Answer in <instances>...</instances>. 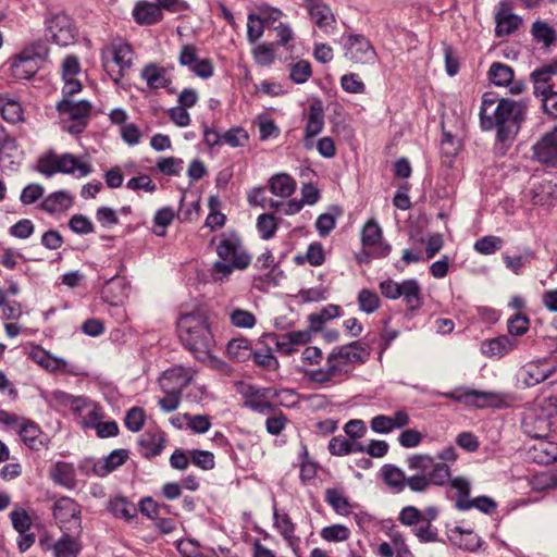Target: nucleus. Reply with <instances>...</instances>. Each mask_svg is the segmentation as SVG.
Wrapping results in <instances>:
<instances>
[{
    "mask_svg": "<svg viewBox=\"0 0 557 557\" xmlns=\"http://www.w3.org/2000/svg\"><path fill=\"white\" fill-rule=\"evenodd\" d=\"M181 343L201 362L218 363L213 357L215 339L208 317L202 311L182 314L177 320Z\"/></svg>",
    "mask_w": 557,
    "mask_h": 557,
    "instance_id": "obj_3",
    "label": "nucleus"
},
{
    "mask_svg": "<svg viewBox=\"0 0 557 557\" xmlns=\"http://www.w3.org/2000/svg\"><path fill=\"white\" fill-rule=\"evenodd\" d=\"M264 33V23L261 16L256 13L248 15L247 39L250 44H256Z\"/></svg>",
    "mask_w": 557,
    "mask_h": 557,
    "instance_id": "obj_62",
    "label": "nucleus"
},
{
    "mask_svg": "<svg viewBox=\"0 0 557 557\" xmlns=\"http://www.w3.org/2000/svg\"><path fill=\"white\" fill-rule=\"evenodd\" d=\"M305 135L304 146L306 149H312L314 146V138L323 131L325 124V114L320 100L310 103L304 113Z\"/></svg>",
    "mask_w": 557,
    "mask_h": 557,
    "instance_id": "obj_14",
    "label": "nucleus"
},
{
    "mask_svg": "<svg viewBox=\"0 0 557 557\" xmlns=\"http://www.w3.org/2000/svg\"><path fill=\"white\" fill-rule=\"evenodd\" d=\"M257 228L262 239H270L277 230V220L272 213H263L257 220Z\"/></svg>",
    "mask_w": 557,
    "mask_h": 557,
    "instance_id": "obj_60",
    "label": "nucleus"
},
{
    "mask_svg": "<svg viewBox=\"0 0 557 557\" xmlns=\"http://www.w3.org/2000/svg\"><path fill=\"white\" fill-rule=\"evenodd\" d=\"M434 396L453 399L466 406H473L476 408H505L510 405L512 397L508 394L499 392H483L471 389L465 386L456 387L450 392H436L431 393Z\"/></svg>",
    "mask_w": 557,
    "mask_h": 557,
    "instance_id": "obj_7",
    "label": "nucleus"
},
{
    "mask_svg": "<svg viewBox=\"0 0 557 557\" xmlns=\"http://www.w3.org/2000/svg\"><path fill=\"white\" fill-rule=\"evenodd\" d=\"M270 396H273L271 388L249 386L245 405L256 412L267 413L272 409V405L268 400Z\"/></svg>",
    "mask_w": 557,
    "mask_h": 557,
    "instance_id": "obj_35",
    "label": "nucleus"
},
{
    "mask_svg": "<svg viewBox=\"0 0 557 557\" xmlns=\"http://www.w3.org/2000/svg\"><path fill=\"white\" fill-rule=\"evenodd\" d=\"M325 500L337 513L343 516L350 513V504L338 490H327L325 493Z\"/></svg>",
    "mask_w": 557,
    "mask_h": 557,
    "instance_id": "obj_55",
    "label": "nucleus"
},
{
    "mask_svg": "<svg viewBox=\"0 0 557 557\" xmlns=\"http://www.w3.org/2000/svg\"><path fill=\"white\" fill-rule=\"evenodd\" d=\"M36 171L47 178L58 173L83 178L91 174L94 168L85 156L77 157L70 152L57 153L49 150L38 157Z\"/></svg>",
    "mask_w": 557,
    "mask_h": 557,
    "instance_id": "obj_6",
    "label": "nucleus"
},
{
    "mask_svg": "<svg viewBox=\"0 0 557 557\" xmlns=\"http://www.w3.org/2000/svg\"><path fill=\"white\" fill-rule=\"evenodd\" d=\"M269 186L273 195L287 198L295 191L296 182L290 175L280 173L270 178Z\"/></svg>",
    "mask_w": 557,
    "mask_h": 557,
    "instance_id": "obj_44",
    "label": "nucleus"
},
{
    "mask_svg": "<svg viewBox=\"0 0 557 557\" xmlns=\"http://www.w3.org/2000/svg\"><path fill=\"white\" fill-rule=\"evenodd\" d=\"M128 454L125 449H115L107 457L99 459L94 463V472L98 476H106L114 471L117 467L122 466L127 459Z\"/></svg>",
    "mask_w": 557,
    "mask_h": 557,
    "instance_id": "obj_36",
    "label": "nucleus"
},
{
    "mask_svg": "<svg viewBox=\"0 0 557 557\" xmlns=\"http://www.w3.org/2000/svg\"><path fill=\"white\" fill-rule=\"evenodd\" d=\"M73 200L70 191L61 189L46 196L39 208L49 214H59L67 211L73 206Z\"/></svg>",
    "mask_w": 557,
    "mask_h": 557,
    "instance_id": "obj_28",
    "label": "nucleus"
},
{
    "mask_svg": "<svg viewBox=\"0 0 557 557\" xmlns=\"http://www.w3.org/2000/svg\"><path fill=\"white\" fill-rule=\"evenodd\" d=\"M341 44L344 58L355 64L372 65L377 60L374 46L364 35L352 33L344 34Z\"/></svg>",
    "mask_w": 557,
    "mask_h": 557,
    "instance_id": "obj_10",
    "label": "nucleus"
},
{
    "mask_svg": "<svg viewBox=\"0 0 557 557\" xmlns=\"http://www.w3.org/2000/svg\"><path fill=\"white\" fill-rule=\"evenodd\" d=\"M47 401L51 406L69 407L73 412L78 409V405L83 401V396H73L63 391H52L47 396Z\"/></svg>",
    "mask_w": 557,
    "mask_h": 557,
    "instance_id": "obj_51",
    "label": "nucleus"
},
{
    "mask_svg": "<svg viewBox=\"0 0 557 557\" xmlns=\"http://www.w3.org/2000/svg\"><path fill=\"white\" fill-rule=\"evenodd\" d=\"M451 488L457 492L455 506L458 510L466 511L471 508H476L483 513L490 515L495 511L497 504L488 496H479L470 499V482L462 478L457 476L451 482Z\"/></svg>",
    "mask_w": 557,
    "mask_h": 557,
    "instance_id": "obj_13",
    "label": "nucleus"
},
{
    "mask_svg": "<svg viewBox=\"0 0 557 557\" xmlns=\"http://www.w3.org/2000/svg\"><path fill=\"white\" fill-rule=\"evenodd\" d=\"M0 308H2V319L4 320H17L23 314V308L21 302L13 300H8V293H4V289L0 287Z\"/></svg>",
    "mask_w": 557,
    "mask_h": 557,
    "instance_id": "obj_53",
    "label": "nucleus"
},
{
    "mask_svg": "<svg viewBox=\"0 0 557 557\" xmlns=\"http://www.w3.org/2000/svg\"><path fill=\"white\" fill-rule=\"evenodd\" d=\"M110 510L115 517L131 520L137 515V507L124 497H117L110 503Z\"/></svg>",
    "mask_w": 557,
    "mask_h": 557,
    "instance_id": "obj_54",
    "label": "nucleus"
},
{
    "mask_svg": "<svg viewBox=\"0 0 557 557\" xmlns=\"http://www.w3.org/2000/svg\"><path fill=\"white\" fill-rule=\"evenodd\" d=\"M359 309L368 314L373 313L380 308L379 295L370 289L363 288L358 294Z\"/></svg>",
    "mask_w": 557,
    "mask_h": 557,
    "instance_id": "obj_57",
    "label": "nucleus"
},
{
    "mask_svg": "<svg viewBox=\"0 0 557 557\" xmlns=\"http://www.w3.org/2000/svg\"><path fill=\"white\" fill-rule=\"evenodd\" d=\"M82 74L81 63L77 57L66 55L61 65V75L63 79V96H72L82 90V83L78 76Z\"/></svg>",
    "mask_w": 557,
    "mask_h": 557,
    "instance_id": "obj_20",
    "label": "nucleus"
},
{
    "mask_svg": "<svg viewBox=\"0 0 557 557\" xmlns=\"http://www.w3.org/2000/svg\"><path fill=\"white\" fill-rule=\"evenodd\" d=\"M29 357L34 362L47 371L74 373V371L69 368L67 361L65 359L53 356L40 346H34L29 352Z\"/></svg>",
    "mask_w": 557,
    "mask_h": 557,
    "instance_id": "obj_24",
    "label": "nucleus"
},
{
    "mask_svg": "<svg viewBox=\"0 0 557 557\" xmlns=\"http://www.w3.org/2000/svg\"><path fill=\"white\" fill-rule=\"evenodd\" d=\"M320 535L326 542H344L349 539L350 530L344 524H332L323 528Z\"/></svg>",
    "mask_w": 557,
    "mask_h": 557,
    "instance_id": "obj_59",
    "label": "nucleus"
},
{
    "mask_svg": "<svg viewBox=\"0 0 557 557\" xmlns=\"http://www.w3.org/2000/svg\"><path fill=\"white\" fill-rule=\"evenodd\" d=\"M194 379V371L190 368L175 366L165 370L159 377V385L162 391H173L182 394Z\"/></svg>",
    "mask_w": 557,
    "mask_h": 557,
    "instance_id": "obj_19",
    "label": "nucleus"
},
{
    "mask_svg": "<svg viewBox=\"0 0 557 557\" xmlns=\"http://www.w3.org/2000/svg\"><path fill=\"white\" fill-rule=\"evenodd\" d=\"M408 469L413 471L409 475V490L414 493H425L431 486L443 487L449 485L451 478L450 467L446 462L437 461L428 454H414L407 458Z\"/></svg>",
    "mask_w": 557,
    "mask_h": 557,
    "instance_id": "obj_5",
    "label": "nucleus"
},
{
    "mask_svg": "<svg viewBox=\"0 0 557 557\" xmlns=\"http://www.w3.org/2000/svg\"><path fill=\"white\" fill-rule=\"evenodd\" d=\"M10 429L16 430L22 441L32 449H38L40 444L38 437L41 433L39 426L33 421L18 417V422L15 425H7Z\"/></svg>",
    "mask_w": 557,
    "mask_h": 557,
    "instance_id": "obj_39",
    "label": "nucleus"
},
{
    "mask_svg": "<svg viewBox=\"0 0 557 557\" xmlns=\"http://www.w3.org/2000/svg\"><path fill=\"white\" fill-rule=\"evenodd\" d=\"M518 345V341L512 336H498L482 342L481 351L483 355L492 358H502Z\"/></svg>",
    "mask_w": 557,
    "mask_h": 557,
    "instance_id": "obj_29",
    "label": "nucleus"
},
{
    "mask_svg": "<svg viewBox=\"0 0 557 557\" xmlns=\"http://www.w3.org/2000/svg\"><path fill=\"white\" fill-rule=\"evenodd\" d=\"M50 476L55 484L67 490L76 486V471L73 463L57 461L50 469Z\"/></svg>",
    "mask_w": 557,
    "mask_h": 557,
    "instance_id": "obj_32",
    "label": "nucleus"
},
{
    "mask_svg": "<svg viewBox=\"0 0 557 557\" xmlns=\"http://www.w3.org/2000/svg\"><path fill=\"white\" fill-rule=\"evenodd\" d=\"M228 356L237 362L248 360L252 355L250 342L245 337L233 338L226 347Z\"/></svg>",
    "mask_w": 557,
    "mask_h": 557,
    "instance_id": "obj_50",
    "label": "nucleus"
},
{
    "mask_svg": "<svg viewBox=\"0 0 557 557\" xmlns=\"http://www.w3.org/2000/svg\"><path fill=\"white\" fill-rule=\"evenodd\" d=\"M78 407L73 413L81 419L82 425L95 429L102 418L101 407L84 396Z\"/></svg>",
    "mask_w": 557,
    "mask_h": 557,
    "instance_id": "obj_33",
    "label": "nucleus"
},
{
    "mask_svg": "<svg viewBox=\"0 0 557 557\" xmlns=\"http://www.w3.org/2000/svg\"><path fill=\"white\" fill-rule=\"evenodd\" d=\"M52 512L61 530H69L67 523H73L75 528L81 529V506L73 498L67 496L58 498L53 504Z\"/></svg>",
    "mask_w": 557,
    "mask_h": 557,
    "instance_id": "obj_16",
    "label": "nucleus"
},
{
    "mask_svg": "<svg viewBox=\"0 0 557 557\" xmlns=\"http://www.w3.org/2000/svg\"><path fill=\"white\" fill-rule=\"evenodd\" d=\"M133 17L139 25H153L163 18V13L156 2L138 1L133 9Z\"/></svg>",
    "mask_w": 557,
    "mask_h": 557,
    "instance_id": "obj_30",
    "label": "nucleus"
},
{
    "mask_svg": "<svg viewBox=\"0 0 557 557\" xmlns=\"http://www.w3.org/2000/svg\"><path fill=\"white\" fill-rule=\"evenodd\" d=\"M183 160L175 157L159 158L156 165L157 169L169 176H176L183 170Z\"/></svg>",
    "mask_w": 557,
    "mask_h": 557,
    "instance_id": "obj_63",
    "label": "nucleus"
},
{
    "mask_svg": "<svg viewBox=\"0 0 557 557\" xmlns=\"http://www.w3.org/2000/svg\"><path fill=\"white\" fill-rule=\"evenodd\" d=\"M45 25L47 37L60 47L73 45L78 35L73 17L62 11L49 14Z\"/></svg>",
    "mask_w": 557,
    "mask_h": 557,
    "instance_id": "obj_11",
    "label": "nucleus"
},
{
    "mask_svg": "<svg viewBox=\"0 0 557 557\" xmlns=\"http://www.w3.org/2000/svg\"><path fill=\"white\" fill-rule=\"evenodd\" d=\"M554 76H557V58L544 63L531 73L534 94H545L549 88H554L552 83Z\"/></svg>",
    "mask_w": 557,
    "mask_h": 557,
    "instance_id": "obj_26",
    "label": "nucleus"
},
{
    "mask_svg": "<svg viewBox=\"0 0 557 557\" xmlns=\"http://www.w3.org/2000/svg\"><path fill=\"white\" fill-rule=\"evenodd\" d=\"M249 140L247 131L240 126L230 128L223 134V144L232 147H244Z\"/></svg>",
    "mask_w": 557,
    "mask_h": 557,
    "instance_id": "obj_61",
    "label": "nucleus"
},
{
    "mask_svg": "<svg viewBox=\"0 0 557 557\" xmlns=\"http://www.w3.org/2000/svg\"><path fill=\"white\" fill-rule=\"evenodd\" d=\"M522 428L528 436L544 440L549 432V421L546 417L527 413L522 421Z\"/></svg>",
    "mask_w": 557,
    "mask_h": 557,
    "instance_id": "obj_41",
    "label": "nucleus"
},
{
    "mask_svg": "<svg viewBox=\"0 0 557 557\" xmlns=\"http://www.w3.org/2000/svg\"><path fill=\"white\" fill-rule=\"evenodd\" d=\"M552 371L553 368L546 363H529L521 372L522 382L528 387L534 386L545 381Z\"/></svg>",
    "mask_w": 557,
    "mask_h": 557,
    "instance_id": "obj_42",
    "label": "nucleus"
},
{
    "mask_svg": "<svg viewBox=\"0 0 557 557\" xmlns=\"http://www.w3.org/2000/svg\"><path fill=\"white\" fill-rule=\"evenodd\" d=\"M228 317L232 325L240 329H252L257 322L252 312L240 308L231 309Z\"/></svg>",
    "mask_w": 557,
    "mask_h": 557,
    "instance_id": "obj_56",
    "label": "nucleus"
},
{
    "mask_svg": "<svg viewBox=\"0 0 557 557\" xmlns=\"http://www.w3.org/2000/svg\"><path fill=\"white\" fill-rule=\"evenodd\" d=\"M140 77L146 82L150 89L154 90L168 88L172 83L170 71L156 63L145 65L141 70Z\"/></svg>",
    "mask_w": 557,
    "mask_h": 557,
    "instance_id": "obj_27",
    "label": "nucleus"
},
{
    "mask_svg": "<svg viewBox=\"0 0 557 557\" xmlns=\"http://www.w3.org/2000/svg\"><path fill=\"white\" fill-rule=\"evenodd\" d=\"M274 528L286 541L295 555H298L300 537L295 534L296 525L292 522L286 512H280L276 507L273 508Z\"/></svg>",
    "mask_w": 557,
    "mask_h": 557,
    "instance_id": "obj_23",
    "label": "nucleus"
},
{
    "mask_svg": "<svg viewBox=\"0 0 557 557\" xmlns=\"http://www.w3.org/2000/svg\"><path fill=\"white\" fill-rule=\"evenodd\" d=\"M101 59L107 71H111L112 65L119 67L117 74L113 77V81L117 83L122 78L123 72L132 66L133 49L123 39H114L102 48Z\"/></svg>",
    "mask_w": 557,
    "mask_h": 557,
    "instance_id": "obj_12",
    "label": "nucleus"
},
{
    "mask_svg": "<svg viewBox=\"0 0 557 557\" xmlns=\"http://www.w3.org/2000/svg\"><path fill=\"white\" fill-rule=\"evenodd\" d=\"M447 536L454 546L467 552H475L483 544L482 539L472 529L458 525L449 529Z\"/></svg>",
    "mask_w": 557,
    "mask_h": 557,
    "instance_id": "obj_22",
    "label": "nucleus"
},
{
    "mask_svg": "<svg viewBox=\"0 0 557 557\" xmlns=\"http://www.w3.org/2000/svg\"><path fill=\"white\" fill-rule=\"evenodd\" d=\"M400 292V297H403L409 311L413 312L422 307L421 286L416 278L404 280Z\"/></svg>",
    "mask_w": 557,
    "mask_h": 557,
    "instance_id": "obj_40",
    "label": "nucleus"
},
{
    "mask_svg": "<svg viewBox=\"0 0 557 557\" xmlns=\"http://www.w3.org/2000/svg\"><path fill=\"white\" fill-rule=\"evenodd\" d=\"M324 249L320 243L309 245L305 256H296L295 260L301 264L305 260L312 267H319L324 262Z\"/></svg>",
    "mask_w": 557,
    "mask_h": 557,
    "instance_id": "obj_58",
    "label": "nucleus"
},
{
    "mask_svg": "<svg viewBox=\"0 0 557 557\" xmlns=\"http://www.w3.org/2000/svg\"><path fill=\"white\" fill-rule=\"evenodd\" d=\"M530 458L539 465H550L557 461V443L540 440L529 451Z\"/></svg>",
    "mask_w": 557,
    "mask_h": 557,
    "instance_id": "obj_37",
    "label": "nucleus"
},
{
    "mask_svg": "<svg viewBox=\"0 0 557 557\" xmlns=\"http://www.w3.org/2000/svg\"><path fill=\"white\" fill-rule=\"evenodd\" d=\"M212 243H215V252L219 257L211 268V277L214 282L224 283L235 270H246L251 263V256L238 235L223 233Z\"/></svg>",
    "mask_w": 557,
    "mask_h": 557,
    "instance_id": "obj_4",
    "label": "nucleus"
},
{
    "mask_svg": "<svg viewBox=\"0 0 557 557\" xmlns=\"http://www.w3.org/2000/svg\"><path fill=\"white\" fill-rule=\"evenodd\" d=\"M488 78L495 86H509L513 81V70L507 64L494 62L490 66Z\"/></svg>",
    "mask_w": 557,
    "mask_h": 557,
    "instance_id": "obj_49",
    "label": "nucleus"
},
{
    "mask_svg": "<svg viewBox=\"0 0 557 557\" xmlns=\"http://www.w3.org/2000/svg\"><path fill=\"white\" fill-rule=\"evenodd\" d=\"M503 260L506 268L511 271L516 275H521L529 264L535 259V253L525 249L522 253L517 256H510L508 253H503Z\"/></svg>",
    "mask_w": 557,
    "mask_h": 557,
    "instance_id": "obj_46",
    "label": "nucleus"
},
{
    "mask_svg": "<svg viewBox=\"0 0 557 557\" xmlns=\"http://www.w3.org/2000/svg\"><path fill=\"white\" fill-rule=\"evenodd\" d=\"M54 557H77L82 550L79 542L64 533L52 546Z\"/></svg>",
    "mask_w": 557,
    "mask_h": 557,
    "instance_id": "obj_45",
    "label": "nucleus"
},
{
    "mask_svg": "<svg viewBox=\"0 0 557 557\" xmlns=\"http://www.w3.org/2000/svg\"><path fill=\"white\" fill-rule=\"evenodd\" d=\"M504 246L503 238L494 235L483 236L475 240L473 249L481 255L488 256L500 250Z\"/></svg>",
    "mask_w": 557,
    "mask_h": 557,
    "instance_id": "obj_52",
    "label": "nucleus"
},
{
    "mask_svg": "<svg viewBox=\"0 0 557 557\" xmlns=\"http://www.w3.org/2000/svg\"><path fill=\"white\" fill-rule=\"evenodd\" d=\"M479 115L483 131L496 128L497 139L506 141L518 133L522 109L513 100L498 98L494 92H485L482 96Z\"/></svg>",
    "mask_w": 557,
    "mask_h": 557,
    "instance_id": "obj_2",
    "label": "nucleus"
},
{
    "mask_svg": "<svg viewBox=\"0 0 557 557\" xmlns=\"http://www.w3.org/2000/svg\"><path fill=\"white\" fill-rule=\"evenodd\" d=\"M46 54V47L40 41L34 42L9 59L8 71L16 79H29L38 70V60L44 59Z\"/></svg>",
    "mask_w": 557,
    "mask_h": 557,
    "instance_id": "obj_9",
    "label": "nucleus"
},
{
    "mask_svg": "<svg viewBox=\"0 0 557 557\" xmlns=\"http://www.w3.org/2000/svg\"><path fill=\"white\" fill-rule=\"evenodd\" d=\"M370 351L360 342L336 346L327 355L323 367L304 370L305 377L320 387L327 388L346 381L356 366L363 364Z\"/></svg>",
    "mask_w": 557,
    "mask_h": 557,
    "instance_id": "obj_1",
    "label": "nucleus"
},
{
    "mask_svg": "<svg viewBox=\"0 0 557 557\" xmlns=\"http://www.w3.org/2000/svg\"><path fill=\"white\" fill-rule=\"evenodd\" d=\"M69 97L64 96L57 103V110L61 115L63 129L72 135H78L88 125L92 106L87 100L73 101Z\"/></svg>",
    "mask_w": 557,
    "mask_h": 557,
    "instance_id": "obj_8",
    "label": "nucleus"
},
{
    "mask_svg": "<svg viewBox=\"0 0 557 557\" xmlns=\"http://www.w3.org/2000/svg\"><path fill=\"white\" fill-rule=\"evenodd\" d=\"M141 454L151 458L162 453L165 444V435L160 430L146 431L138 440Z\"/></svg>",
    "mask_w": 557,
    "mask_h": 557,
    "instance_id": "obj_31",
    "label": "nucleus"
},
{
    "mask_svg": "<svg viewBox=\"0 0 557 557\" xmlns=\"http://www.w3.org/2000/svg\"><path fill=\"white\" fill-rule=\"evenodd\" d=\"M376 553L381 557H393L395 553L398 557H404L405 555L410 554L403 536L399 533H394L392 535V544L387 542L379 544Z\"/></svg>",
    "mask_w": 557,
    "mask_h": 557,
    "instance_id": "obj_47",
    "label": "nucleus"
},
{
    "mask_svg": "<svg viewBox=\"0 0 557 557\" xmlns=\"http://www.w3.org/2000/svg\"><path fill=\"white\" fill-rule=\"evenodd\" d=\"M307 10L313 25L325 36H331L336 30V18L332 9L319 0H308Z\"/></svg>",
    "mask_w": 557,
    "mask_h": 557,
    "instance_id": "obj_15",
    "label": "nucleus"
},
{
    "mask_svg": "<svg viewBox=\"0 0 557 557\" xmlns=\"http://www.w3.org/2000/svg\"><path fill=\"white\" fill-rule=\"evenodd\" d=\"M45 188L38 183L27 184L21 191L20 201L24 206H29L37 202L44 197Z\"/></svg>",
    "mask_w": 557,
    "mask_h": 557,
    "instance_id": "obj_64",
    "label": "nucleus"
},
{
    "mask_svg": "<svg viewBox=\"0 0 557 557\" xmlns=\"http://www.w3.org/2000/svg\"><path fill=\"white\" fill-rule=\"evenodd\" d=\"M329 450L334 456H345L351 453H361L364 447L344 436H334L329 443Z\"/></svg>",
    "mask_w": 557,
    "mask_h": 557,
    "instance_id": "obj_48",
    "label": "nucleus"
},
{
    "mask_svg": "<svg viewBox=\"0 0 557 557\" xmlns=\"http://www.w3.org/2000/svg\"><path fill=\"white\" fill-rule=\"evenodd\" d=\"M129 293V281L125 276L114 275L104 282L101 298L110 306H120L127 300Z\"/></svg>",
    "mask_w": 557,
    "mask_h": 557,
    "instance_id": "obj_18",
    "label": "nucleus"
},
{
    "mask_svg": "<svg viewBox=\"0 0 557 557\" xmlns=\"http://www.w3.org/2000/svg\"><path fill=\"white\" fill-rule=\"evenodd\" d=\"M495 35L497 37H504L516 32L522 21L518 15L513 13L499 11L495 14Z\"/></svg>",
    "mask_w": 557,
    "mask_h": 557,
    "instance_id": "obj_43",
    "label": "nucleus"
},
{
    "mask_svg": "<svg viewBox=\"0 0 557 557\" xmlns=\"http://www.w3.org/2000/svg\"><path fill=\"white\" fill-rule=\"evenodd\" d=\"M554 76H557V58L544 63L531 73L534 94H545L549 88H554L552 83Z\"/></svg>",
    "mask_w": 557,
    "mask_h": 557,
    "instance_id": "obj_25",
    "label": "nucleus"
},
{
    "mask_svg": "<svg viewBox=\"0 0 557 557\" xmlns=\"http://www.w3.org/2000/svg\"><path fill=\"white\" fill-rule=\"evenodd\" d=\"M533 151L539 162L557 166V126L534 145Z\"/></svg>",
    "mask_w": 557,
    "mask_h": 557,
    "instance_id": "obj_21",
    "label": "nucleus"
},
{
    "mask_svg": "<svg viewBox=\"0 0 557 557\" xmlns=\"http://www.w3.org/2000/svg\"><path fill=\"white\" fill-rule=\"evenodd\" d=\"M381 474L385 484L395 493H400L406 487L409 488V476L400 468L394 465H385L381 469Z\"/></svg>",
    "mask_w": 557,
    "mask_h": 557,
    "instance_id": "obj_38",
    "label": "nucleus"
},
{
    "mask_svg": "<svg viewBox=\"0 0 557 557\" xmlns=\"http://www.w3.org/2000/svg\"><path fill=\"white\" fill-rule=\"evenodd\" d=\"M361 242L364 247H371L374 258H384L392 251V246L382 240V228L374 219L366 222L361 231Z\"/></svg>",
    "mask_w": 557,
    "mask_h": 557,
    "instance_id": "obj_17",
    "label": "nucleus"
},
{
    "mask_svg": "<svg viewBox=\"0 0 557 557\" xmlns=\"http://www.w3.org/2000/svg\"><path fill=\"white\" fill-rule=\"evenodd\" d=\"M0 114L4 121L11 124L25 121L22 104L9 94H0Z\"/></svg>",
    "mask_w": 557,
    "mask_h": 557,
    "instance_id": "obj_34",
    "label": "nucleus"
}]
</instances>
